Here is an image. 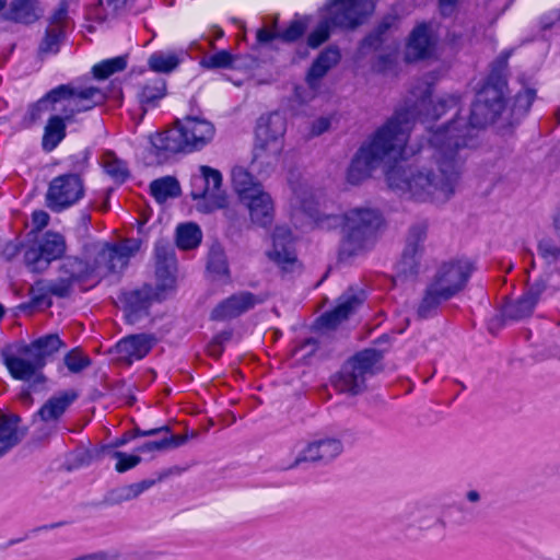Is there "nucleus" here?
Listing matches in <instances>:
<instances>
[{
    "label": "nucleus",
    "mask_w": 560,
    "mask_h": 560,
    "mask_svg": "<svg viewBox=\"0 0 560 560\" xmlns=\"http://www.w3.org/2000/svg\"><path fill=\"white\" fill-rule=\"evenodd\" d=\"M458 103L459 97L456 95L441 97L434 103L431 88H427L417 103L396 110L369 141L361 144L348 167L347 180L351 185H359L371 177L372 172L386 156L393 153L401 155L411 121L438 120L448 109L457 107Z\"/></svg>",
    "instance_id": "obj_1"
},
{
    "label": "nucleus",
    "mask_w": 560,
    "mask_h": 560,
    "mask_svg": "<svg viewBox=\"0 0 560 560\" xmlns=\"http://www.w3.org/2000/svg\"><path fill=\"white\" fill-rule=\"evenodd\" d=\"M453 136L441 127L431 133L428 144L439 174L427 168L410 172L407 192L411 199L420 202L446 201L454 195L464 163L460 152L467 148Z\"/></svg>",
    "instance_id": "obj_2"
},
{
    "label": "nucleus",
    "mask_w": 560,
    "mask_h": 560,
    "mask_svg": "<svg viewBox=\"0 0 560 560\" xmlns=\"http://www.w3.org/2000/svg\"><path fill=\"white\" fill-rule=\"evenodd\" d=\"M491 79L489 73L467 113L463 114V109H459L453 119L441 127L453 133L458 143L466 148H474L478 131L494 122L506 108V78Z\"/></svg>",
    "instance_id": "obj_3"
},
{
    "label": "nucleus",
    "mask_w": 560,
    "mask_h": 560,
    "mask_svg": "<svg viewBox=\"0 0 560 560\" xmlns=\"http://www.w3.org/2000/svg\"><path fill=\"white\" fill-rule=\"evenodd\" d=\"M302 208L320 229L342 228V240L338 252L340 261L351 259L369 249L374 243L381 224L380 213L372 209L355 208L343 215H320L317 209L306 202H303Z\"/></svg>",
    "instance_id": "obj_4"
},
{
    "label": "nucleus",
    "mask_w": 560,
    "mask_h": 560,
    "mask_svg": "<svg viewBox=\"0 0 560 560\" xmlns=\"http://www.w3.org/2000/svg\"><path fill=\"white\" fill-rule=\"evenodd\" d=\"M215 133L214 125L200 116L177 118L173 127L150 137V164H163L177 153H191L208 145Z\"/></svg>",
    "instance_id": "obj_5"
},
{
    "label": "nucleus",
    "mask_w": 560,
    "mask_h": 560,
    "mask_svg": "<svg viewBox=\"0 0 560 560\" xmlns=\"http://www.w3.org/2000/svg\"><path fill=\"white\" fill-rule=\"evenodd\" d=\"M66 347L58 334H47L25 343L18 340L2 347V363L13 378H24L35 369H44L47 361Z\"/></svg>",
    "instance_id": "obj_6"
},
{
    "label": "nucleus",
    "mask_w": 560,
    "mask_h": 560,
    "mask_svg": "<svg viewBox=\"0 0 560 560\" xmlns=\"http://www.w3.org/2000/svg\"><path fill=\"white\" fill-rule=\"evenodd\" d=\"M190 197L192 200H202L198 209L205 213H211L228 206L226 194L221 189L222 174L208 165L199 167V174L190 178Z\"/></svg>",
    "instance_id": "obj_7"
},
{
    "label": "nucleus",
    "mask_w": 560,
    "mask_h": 560,
    "mask_svg": "<svg viewBox=\"0 0 560 560\" xmlns=\"http://www.w3.org/2000/svg\"><path fill=\"white\" fill-rule=\"evenodd\" d=\"M85 196L84 179L74 174H61L54 177L45 195L46 207L60 213L77 205Z\"/></svg>",
    "instance_id": "obj_8"
},
{
    "label": "nucleus",
    "mask_w": 560,
    "mask_h": 560,
    "mask_svg": "<svg viewBox=\"0 0 560 560\" xmlns=\"http://www.w3.org/2000/svg\"><path fill=\"white\" fill-rule=\"evenodd\" d=\"M327 18L336 28L352 31L362 25L374 12L373 0H328Z\"/></svg>",
    "instance_id": "obj_9"
},
{
    "label": "nucleus",
    "mask_w": 560,
    "mask_h": 560,
    "mask_svg": "<svg viewBox=\"0 0 560 560\" xmlns=\"http://www.w3.org/2000/svg\"><path fill=\"white\" fill-rule=\"evenodd\" d=\"M66 240L57 232L47 231L42 237L24 252V261L33 272L46 270L50 262L57 260L66 253Z\"/></svg>",
    "instance_id": "obj_10"
},
{
    "label": "nucleus",
    "mask_w": 560,
    "mask_h": 560,
    "mask_svg": "<svg viewBox=\"0 0 560 560\" xmlns=\"http://www.w3.org/2000/svg\"><path fill=\"white\" fill-rule=\"evenodd\" d=\"M472 271L474 266L467 260L446 261L438 268L430 284L451 300L465 289Z\"/></svg>",
    "instance_id": "obj_11"
},
{
    "label": "nucleus",
    "mask_w": 560,
    "mask_h": 560,
    "mask_svg": "<svg viewBox=\"0 0 560 560\" xmlns=\"http://www.w3.org/2000/svg\"><path fill=\"white\" fill-rule=\"evenodd\" d=\"M546 288L545 280H535L518 299L504 303L500 313L494 316L493 323H498V327H503L506 322H520L530 317Z\"/></svg>",
    "instance_id": "obj_12"
},
{
    "label": "nucleus",
    "mask_w": 560,
    "mask_h": 560,
    "mask_svg": "<svg viewBox=\"0 0 560 560\" xmlns=\"http://www.w3.org/2000/svg\"><path fill=\"white\" fill-rule=\"evenodd\" d=\"M343 452V443L334 436H320L308 442L284 469H294L303 464L328 465Z\"/></svg>",
    "instance_id": "obj_13"
},
{
    "label": "nucleus",
    "mask_w": 560,
    "mask_h": 560,
    "mask_svg": "<svg viewBox=\"0 0 560 560\" xmlns=\"http://www.w3.org/2000/svg\"><path fill=\"white\" fill-rule=\"evenodd\" d=\"M121 310L127 324L135 325L143 317L149 316L154 301H161L160 292L152 284L121 291L118 295Z\"/></svg>",
    "instance_id": "obj_14"
},
{
    "label": "nucleus",
    "mask_w": 560,
    "mask_h": 560,
    "mask_svg": "<svg viewBox=\"0 0 560 560\" xmlns=\"http://www.w3.org/2000/svg\"><path fill=\"white\" fill-rule=\"evenodd\" d=\"M436 44L438 38L432 24L430 22L418 23L407 38L405 61L412 63L432 58Z\"/></svg>",
    "instance_id": "obj_15"
},
{
    "label": "nucleus",
    "mask_w": 560,
    "mask_h": 560,
    "mask_svg": "<svg viewBox=\"0 0 560 560\" xmlns=\"http://www.w3.org/2000/svg\"><path fill=\"white\" fill-rule=\"evenodd\" d=\"M428 228V222L422 220L411 224L408 230L406 245L399 261L400 271L406 276H416L419 272Z\"/></svg>",
    "instance_id": "obj_16"
},
{
    "label": "nucleus",
    "mask_w": 560,
    "mask_h": 560,
    "mask_svg": "<svg viewBox=\"0 0 560 560\" xmlns=\"http://www.w3.org/2000/svg\"><path fill=\"white\" fill-rule=\"evenodd\" d=\"M70 90L65 97V112L68 118H73L80 113L93 109L106 101V93L93 85H78L74 82L62 84Z\"/></svg>",
    "instance_id": "obj_17"
},
{
    "label": "nucleus",
    "mask_w": 560,
    "mask_h": 560,
    "mask_svg": "<svg viewBox=\"0 0 560 560\" xmlns=\"http://www.w3.org/2000/svg\"><path fill=\"white\" fill-rule=\"evenodd\" d=\"M365 300L363 290L350 288L338 300V304L330 311L323 313L316 324L320 328L335 329L343 320L348 319Z\"/></svg>",
    "instance_id": "obj_18"
},
{
    "label": "nucleus",
    "mask_w": 560,
    "mask_h": 560,
    "mask_svg": "<svg viewBox=\"0 0 560 560\" xmlns=\"http://www.w3.org/2000/svg\"><path fill=\"white\" fill-rule=\"evenodd\" d=\"M155 254V277L158 280L156 289L159 292L173 287L175 282L176 257L173 246L160 240L154 246Z\"/></svg>",
    "instance_id": "obj_19"
},
{
    "label": "nucleus",
    "mask_w": 560,
    "mask_h": 560,
    "mask_svg": "<svg viewBox=\"0 0 560 560\" xmlns=\"http://www.w3.org/2000/svg\"><path fill=\"white\" fill-rule=\"evenodd\" d=\"M259 302L257 296L249 291H241L221 301L210 313V319L224 322L236 318Z\"/></svg>",
    "instance_id": "obj_20"
},
{
    "label": "nucleus",
    "mask_w": 560,
    "mask_h": 560,
    "mask_svg": "<svg viewBox=\"0 0 560 560\" xmlns=\"http://www.w3.org/2000/svg\"><path fill=\"white\" fill-rule=\"evenodd\" d=\"M155 343V338L149 334H136L124 337L115 345V352L120 361L131 364L149 354Z\"/></svg>",
    "instance_id": "obj_21"
},
{
    "label": "nucleus",
    "mask_w": 560,
    "mask_h": 560,
    "mask_svg": "<svg viewBox=\"0 0 560 560\" xmlns=\"http://www.w3.org/2000/svg\"><path fill=\"white\" fill-rule=\"evenodd\" d=\"M307 30V21L304 19H295L290 22L287 28L282 32L270 31L261 27L256 32V45L267 47L269 49H278L276 46L277 40L287 44L296 43L301 39Z\"/></svg>",
    "instance_id": "obj_22"
},
{
    "label": "nucleus",
    "mask_w": 560,
    "mask_h": 560,
    "mask_svg": "<svg viewBox=\"0 0 560 560\" xmlns=\"http://www.w3.org/2000/svg\"><path fill=\"white\" fill-rule=\"evenodd\" d=\"M69 93L70 90L62 86V84L51 89L38 101L28 105L24 120L32 126L38 122L45 113L60 112L58 105L60 104L62 106L65 104V97L69 95Z\"/></svg>",
    "instance_id": "obj_23"
},
{
    "label": "nucleus",
    "mask_w": 560,
    "mask_h": 560,
    "mask_svg": "<svg viewBox=\"0 0 560 560\" xmlns=\"http://www.w3.org/2000/svg\"><path fill=\"white\" fill-rule=\"evenodd\" d=\"M341 60V51L340 48L331 44L324 48L317 57L313 60L310 66L306 75L305 82L312 89L318 86L320 80L336 67Z\"/></svg>",
    "instance_id": "obj_24"
},
{
    "label": "nucleus",
    "mask_w": 560,
    "mask_h": 560,
    "mask_svg": "<svg viewBox=\"0 0 560 560\" xmlns=\"http://www.w3.org/2000/svg\"><path fill=\"white\" fill-rule=\"evenodd\" d=\"M95 253L94 261L96 273L106 276L116 273L127 267L129 260L126 258L116 245L95 244L92 246Z\"/></svg>",
    "instance_id": "obj_25"
},
{
    "label": "nucleus",
    "mask_w": 560,
    "mask_h": 560,
    "mask_svg": "<svg viewBox=\"0 0 560 560\" xmlns=\"http://www.w3.org/2000/svg\"><path fill=\"white\" fill-rule=\"evenodd\" d=\"M65 107L60 106L59 114H52L44 128L42 138V149L46 153L52 152L67 136V124L73 122V118H68Z\"/></svg>",
    "instance_id": "obj_26"
},
{
    "label": "nucleus",
    "mask_w": 560,
    "mask_h": 560,
    "mask_svg": "<svg viewBox=\"0 0 560 560\" xmlns=\"http://www.w3.org/2000/svg\"><path fill=\"white\" fill-rule=\"evenodd\" d=\"M249 211L250 220L260 228H269L275 219L273 201L266 191L252 195L248 199L241 201Z\"/></svg>",
    "instance_id": "obj_27"
},
{
    "label": "nucleus",
    "mask_w": 560,
    "mask_h": 560,
    "mask_svg": "<svg viewBox=\"0 0 560 560\" xmlns=\"http://www.w3.org/2000/svg\"><path fill=\"white\" fill-rule=\"evenodd\" d=\"M43 10L38 0H12L8 10L2 13L5 21L33 24L40 19Z\"/></svg>",
    "instance_id": "obj_28"
},
{
    "label": "nucleus",
    "mask_w": 560,
    "mask_h": 560,
    "mask_svg": "<svg viewBox=\"0 0 560 560\" xmlns=\"http://www.w3.org/2000/svg\"><path fill=\"white\" fill-rule=\"evenodd\" d=\"M284 132L285 120L278 113H272L267 117L261 116L255 130L258 145L261 149H265L270 142H276Z\"/></svg>",
    "instance_id": "obj_29"
},
{
    "label": "nucleus",
    "mask_w": 560,
    "mask_h": 560,
    "mask_svg": "<svg viewBox=\"0 0 560 560\" xmlns=\"http://www.w3.org/2000/svg\"><path fill=\"white\" fill-rule=\"evenodd\" d=\"M536 97V90L530 88H522L520 90L506 113L504 119V127L514 128L527 115L530 106Z\"/></svg>",
    "instance_id": "obj_30"
},
{
    "label": "nucleus",
    "mask_w": 560,
    "mask_h": 560,
    "mask_svg": "<svg viewBox=\"0 0 560 560\" xmlns=\"http://www.w3.org/2000/svg\"><path fill=\"white\" fill-rule=\"evenodd\" d=\"M397 21L398 18L395 14L384 15L373 30L360 40V51L365 54L370 50H380L386 42L388 31L396 25Z\"/></svg>",
    "instance_id": "obj_31"
},
{
    "label": "nucleus",
    "mask_w": 560,
    "mask_h": 560,
    "mask_svg": "<svg viewBox=\"0 0 560 560\" xmlns=\"http://www.w3.org/2000/svg\"><path fill=\"white\" fill-rule=\"evenodd\" d=\"M78 394L73 390H66L50 397L37 411V416L44 422L57 421L75 401Z\"/></svg>",
    "instance_id": "obj_32"
},
{
    "label": "nucleus",
    "mask_w": 560,
    "mask_h": 560,
    "mask_svg": "<svg viewBox=\"0 0 560 560\" xmlns=\"http://www.w3.org/2000/svg\"><path fill=\"white\" fill-rule=\"evenodd\" d=\"M156 483L155 479H144L120 488L109 490L98 505L112 506L138 498Z\"/></svg>",
    "instance_id": "obj_33"
},
{
    "label": "nucleus",
    "mask_w": 560,
    "mask_h": 560,
    "mask_svg": "<svg viewBox=\"0 0 560 560\" xmlns=\"http://www.w3.org/2000/svg\"><path fill=\"white\" fill-rule=\"evenodd\" d=\"M21 417L15 413L0 417V457L16 446L25 432H19Z\"/></svg>",
    "instance_id": "obj_34"
},
{
    "label": "nucleus",
    "mask_w": 560,
    "mask_h": 560,
    "mask_svg": "<svg viewBox=\"0 0 560 560\" xmlns=\"http://www.w3.org/2000/svg\"><path fill=\"white\" fill-rule=\"evenodd\" d=\"M60 272L73 283H80L89 280L96 273L95 261H89L74 256L66 257L61 267Z\"/></svg>",
    "instance_id": "obj_35"
},
{
    "label": "nucleus",
    "mask_w": 560,
    "mask_h": 560,
    "mask_svg": "<svg viewBox=\"0 0 560 560\" xmlns=\"http://www.w3.org/2000/svg\"><path fill=\"white\" fill-rule=\"evenodd\" d=\"M291 232L288 229L276 228L272 234V250L268 253L269 258L279 264H292L295 261V255L291 247Z\"/></svg>",
    "instance_id": "obj_36"
},
{
    "label": "nucleus",
    "mask_w": 560,
    "mask_h": 560,
    "mask_svg": "<svg viewBox=\"0 0 560 560\" xmlns=\"http://www.w3.org/2000/svg\"><path fill=\"white\" fill-rule=\"evenodd\" d=\"M366 376L357 371L352 363L346 361L337 376L336 386L345 393L358 395L366 388Z\"/></svg>",
    "instance_id": "obj_37"
},
{
    "label": "nucleus",
    "mask_w": 560,
    "mask_h": 560,
    "mask_svg": "<svg viewBox=\"0 0 560 560\" xmlns=\"http://www.w3.org/2000/svg\"><path fill=\"white\" fill-rule=\"evenodd\" d=\"M232 185L241 201L264 190L261 184L242 166L232 170Z\"/></svg>",
    "instance_id": "obj_38"
},
{
    "label": "nucleus",
    "mask_w": 560,
    "mask_h": 560,
    "mask_svg": "<svg viewBox=\"0 0 560 560\" xmlns=\"http://www.w3.org/2000/svg\"><path fill=\"white\" fill-rule=\"evenodd\" d=\"M166 95V81L163 78H155L145 82L139 93L138 101L143 109V115L148 108H153L159 105V102Z\"/></svg>",
    "instance_id": "obj_39"
},
{
    "label": "nucleus",
    "mask_w": 560,
    "mask_h": 560,
    "mask_svg": "<svg viewBox=\"0 0 560 560\" xmlns=\"http://www.w3.org/2000/svg\"><path fill=\"white\" fill-rule=\"evenodd\" d=\"M48 283L44 280L36 281L30 288V301L21 303L18 308L24 313H33L35 308L45 307L49 308L52 305L50 299V291H48Z\"/></svg>",
    "instance_id": "obj_40"
},
{
    "label": "nucleus",
    "mask_w": 560,
    "mask_h": 560,
    "mask_svg": "<svg viewBox=\"0 0 560 560\" xmlns=\"http://www.w3.org/2000/svg\"><path fill=\"white\" fill-rule=\"evenodd\" d=\"M448 300V298L441 295L440 290H436L429 283L417 308L418 317L420 319H429L436 316L441 304Z\"/></svg>",
    "instance_id": "obj_41"
},
{
    "label": "nucleus",
    "mask_w": 560,
    "mask_h": 560,
    "mask_svg": "<svg viewBox=\"0 0 560 560\" xmlns=\"http://www.w3.org/2000/svg\"><path fill=\"white\" fill-rule=\"evenodd\" d=\"M150 194L158 203H163L167 199L179 197L182 189L175 177L164 176L150 184Z\"/></svg>",
    "instance_id": "obj_42"
},
{
    "label": "nucleus",
    "mask_w": 560,
    "mask_h": 560,
    "mask_svg": "<svg viewBox=\"0 0 560 560\" xmlns=\"http://www.w3.org/2000/svg\"><path fill=\"white\" fill-rule=\"evenodd\" d=\"M202 240V231L195 222L180 223L176 228V245L178 248L189 250L198 247Z\"/></svg>",
    "instance_id": "obj_43"
},
{
    "label": "nucleus",
    "mask_w": 560,
    "mask_h": 560,
    "mask_svg": "<svg viewBox=\"0 0 560 560\" xmlns=\"http://www.w3.org/2000/svg\"><path fill=\"white\" fill-rule=\"evenodd\" d=\"M384 358V352L375 348H368L357 352L347 361L352 363L357 371L365 376L374 374V366Z\"/></svg>",
    "instance_id": "obj_44"
},
{
    "label": "nucleus",
    "mask_w": 560,
    "mask_h": 560,
    "mask_svg": "<svg viewBox=\"0 0 560 560\" xmlns=\"http://www.w3.org/2000/svg\"><path fill=\"white\" fill-rule=\"evenodd\" d=\"M183 56V52L158 50L149 57L148 66L156 73H170L180 65Z\"/></svg>",
    "instance_id": "obj_45"
},
{
    "label": "nucleus",
    "mask_w": 560,
    "mask_h": 560,
    "mask_svg": "<svg viewBox=\"0 0 560 560\" xmlns=\"http://www.w3.org/2000/svg\"><path fill=\"white\" fill-rule=\"evenodd\" d=\"M336 28L327 16L322 19L316 27L308 34L306 39L307 47L298 50L301 58L308 55L307 48L317 49L326 43L331 35L332 30Z\"/></svg>",
    "instance_id": "obj_46"
},
{
    "label": "nucleus",
    "mask_w": 560,
    "mask_h": 560,
    "mask_svg": "<svg viewBox=\"0 0 560 560\" xmlns=\"http://www.w3.org/2000/svg\"><path fill=\"white\" fill-rule=\"evenodd\" d=\"M168 432L167 425H162L149 430H142L138 427H136L133 430L126 431L120 438L115 439L110 444L103 445L100 450L103 454H108L112 456L113 451H117L116 448L121 447L126 444H128L130 441L135 440L136 438L140 436H155L160 435L161 432Z\"/></svg>",
    "instance_id": "obj_47"
},
{
    "label": "nucleus",
    "mask_w": 560,
    "mask_h": 560,
    "mask_svg": "<svg viewBox=\"0 0 560 560\" xmlns=\"http://www.w3.org/2000/svg\"><path fill=\"white\" fill-rule=\"evenodd\" d=\"M127 67V57L126 56H117L114 58L102 60L96 63L92 68V73L94 78L98 80H104L110 77L116 72H120L125 70Z\"/></svg>",
    "instance_id": "obj_48"
},
{
    "label": "nucleus",
    "mask_w": 560,
    "mask_h": 560,
    "mask_svg": "<svg viewBox=\"0 0 560 560\" xmlns=\"http://www.w3.org/2000/svg\"><path fill=\"white\" fill-rule=\"evenodd\" d=\"M237 57L229 50L222 49L214 54L205 56L200 66L205 69H234Z\"/></svg>",
    "instance_id": "obj_49"
},
{
    "label": "nucleus",
    "mask_w": 560,
    "mask_h": 560,
    "mask_svg": "<svg viewBox=\"0 0 560 560\" xmlns=\"http://www.w3.org/2000/svg\"><path fill=\"white\" fill-rule=\"evenodd\" d=\"M65 38L66 31H63L62 27H48L39 44L38 52L40 55L57 54Z\"/></svg>",
    "instance_id": "obj_50"
},
{
    "label": "nucleus",
    "mask_w": 560,
    "mask_h": 560,
    "mask_svg": "<svg viewBox=\"0 0 560 560\" xmlns=\"http://www.w3.org/2000/svg\"><path fill=\"white\" fill-rule=\"evenodd\" d=\"M207 269L218 276H229L230 269L224 250L220 247H212L209 252Z\"/></svg>",
    "instance_id": "obj_51"
},
{
    "label": "nucleus",
    "mask_w": 560,
    "mask_h": 560,
    "mask_svg": "<svg viewBox=\"0 0 560 560\" xmlns=\"http://www.w3.org/2000/svg\"><path fill=\"white\" fill-rule=\"evenodd\" d=\"M104 168L107 175L110 176V178L119 185L127 182V179L130 177L127 163L116 158L114 154H112V158L105 162Z\"/></svg>",
    "instance_id": "obj_52"
},
{
    "label": "nucleus",
    "mask_w": 560,
    "mask_h": 560,
    "mask_svg": "<svg viewBox=\"0 0 560 560\" xmlns=\"http://www.w3.org/2000/svg\"><path fill=\"white\" fill-rule=\"evenodd\" d=\"M90 149H84L74 154H71L67 160L69 163V172L67 174H74L79 178H83V175L90 167Z\"/></svg>",
    "instance_id": "obj_53"
},
{
    "label": "nucleus",
    "mask_w": 560,
    "mask_h": 560,
    "mask_svg": "<svg viewBox=\"0 0 560 560\" xmlns=\"http://www.w3.org/2000/svg\"><path fill=\"white\" fill-rule=\"evenodd\" d=\"M410 170L392 167L386 173V182L390 189L407 192L410 178Z\"/></svg>",
    "instance_id": "obj_54"
},
{
    "label": "nucleus",
    "mask_w": 560,
    "mask_h": 560,
    "mask_svg": "<svg viewBox=\"0 0 560 560\" xmlns=\"http://www.w3.org/2000/svg\"><path fill=\"white\" fill-rule=\"evenodd\" d=\"M65 364L71 373H80L92 363L88 355H83L78 349L70 350L63 358Z\"/></svg>",
    "instance_id": "obj_55"
},
{
    "label": "nucleus",
    "mask_w": 560,
    "mask_h": 560,
    "mask_svg": "<svg viewBox=\"0 0 560 560\" xmlns=\"http://www.w3.org/2000/svg\"><path fill=\"white\" fill-rule=\"evenodd\" d=\"M110 457L117 459L115 469L117 472H120V474L135 468L142 460V458L139 455L127 454V453L120 452V451H113Z\"/></svg>",
    "instance_id": "obj_56"
},
{
    "label": "nucleus",
    "mask_w": 560,
    "mask_h": 560,
    "mask_svg": "<svg viewBox=\"0 0 560 560\" xmlns=\"http://www.w3.org/2000/svg\"><path fill=\"white\" fill-rule=\"evenodd\" d=\"M47 283L49 285L48 291H50V294L60 299L68 298L74 284L63 275L56 280L48 281Z\"/></svg>",
    "instance_id": "obj_57"
},
{
    "label": "nucleus",
    "mask_w": 560,
    "mask_h": 560,
    "mask_svg": "<svg viewBox=\"0 0 560 560\" xmlns=\"http://www.w3.org/2000/svg\"><path fill=\"white\" fill-rule=\"evenodd\" d=\"M538 254L551 264L560 257V247L551 238H542L538 242Z\"/></svg>",
    "instance_id": "obj_58"
},
{
    "label": "nucleus",
    "mask_w": 560,
    "mask_h": 560,
    "mask_svg": "<svg viewBox=\"0 0 560 560\" xmlns=\"http://www.w3.org/2000/svg\"><path fill=\"white\" fill-rule=\"evenodd\" d=\"M513 50H503L500 56L492 62L490 74L491 80H499L500 78H506L508 60L512 56Z\"/></svg>",
    "instance_id": "obj_59"
},
{
    "label": "nucleus",
    "mask_w": 560,
    "mask_h": 560,
    "mask_svg": "<svg viewBox=\"0 0 560 560\" xmlns=\"http://www.w3.org/2000/svg\"><path fill=\"white\" fill-rule=\"evenodd\" d=\"M43 369H35L34 372L27 375L24 378H18L19 381L25 382L26 386L31 388L34 393L42 392L45 389V384L47 382V377L42 372Z\"/></svg>",
    "instance_id": "obj_60"
},
{
    "label": "nucleus",
    "mask_w": 560,
    "mask_h": 560,
    "mask_svg": "<svg viewBox=\"0 0 560 560\" xmlns=\"http://www.w3.org/2000/svg\"><path fill=\"white\" fill-rule=\"evenodd\" d=\"M67 19L68 3L66 1H61L49 19L50 27H62V30L66 31Z\"/></svg>",
    "instance_id": "obj_61"
},
{
    "label": "nucleus",
    "mask_w": 560,
    "mask_h": 560,
    "mask_svg": "<svg viewBox=\"0 0 560 560\" xmlns=\"http://www.w3.org/2000/svg\"><path fill=\"white\" fill-rule=\"evenodd\" d=\"M395 66V57L392 54L378 55L373 62V70L380 73H385L393 69Z\"/></svg>",
    "instance_id": "obj_62"
},
{
    "label": "nucleus",
    "mask_w": 560,
    "mask_h": 560,
    "mask_svg": "<svg viewBox=\"0 0 560 560\" xmlns=\"http://www.w3.org/2000/svg\"><path fill=\"white\" fill-rule=\"evenodd\" d=\"M166 440L164 439V435L156 440V441H148L143 444L136 447V452L138 453H152L158 451H164L166 450Z\"/></svg>",
    "instance_id": "obj_63"
},
{
    "label": "nucleus",
    "mask_w": 560,
    "mask_h": 560,
    "mask_svg": "<svg viewBox=\"0 0 560 560\" xmlns=\"http://www.w3.org/2000/svg\"><path fill=\"white\" fill-rule=\"evenodd\" d=\"M117 248L126 255V258L129 260L131 256H133L140 248V241L136 238L127 240L125 243L120 245H116Z\"/></svg>",
    "instance_id": "obj_64"
}]
</instances>
